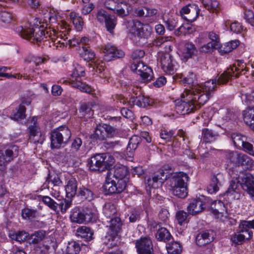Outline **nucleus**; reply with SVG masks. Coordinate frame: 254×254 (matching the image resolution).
Segmentation results:
<instances>
[{
  "mask_svg": "<svg viewBox=\"0 0 254 254\" xmlns=\"http://www.w3.org/2000/svg\"><path fill=\"white\" fill-rule=\"evenodd\" d=\"M216 85V79H212L185 90L181 95V101L176 103L177 112L185 115L194 112L209 99L215 90Z\"/></svg>",
  "mask_w": 254,
  "mask_h": 254,
  "instance_id": "f257e3e1",
  "label": "nucleus"
},
{
  "mask_svg": "<svg viewBox=\"0 0 254 254\" xmlns=\"http://www.w3.org/2000/svg\"><path fill=\"white\" fill-rule=\"evenodd\" d=\"M128 171L124 165H116L108 170L103 186L106 194L120 193L126 189L128 181Z\"/></svg>",
  "mask_w": 254,
  "mask_h": 254,
  "instance_id": "f03ea898",
  "label": "nucleus"
},
{
  "mask_svg": "<svg viewBox=\"0 0 254 254\" xmlns=\"http://www.w3.org/2000/svg\"><path fill=\"white\" fill-rule=\"evenodd\" d=\"M241 188L252 196H254V177L252 175H247L243 179L241 184L239 182L231 181L225 194L232 196L234 198L238 199Z\"/></svg>",
  "mask_w": 254,
  "mask_h": 254,
  "instance_id": "7ed1b4c3",
  "label": "nucleus"
},
{
  "mask_svg": "<svg viewBox=\"0 0 254 254\" xmlns=\"http://www.w3.org/2000/svg\"><path fill=\"white\" fill-rule=\"evenodd\" d=\"M49 28H44L43 25H34L32 27H23L22 26H18L16 28V31L20 36L30 42L35 43L38 42L47 38L48 36L47 34V30Z\"/></svg>",
  "mask_w": 254,
  "mask_h": 254,
  "instance_id": "20e7f679",
  "label": "nucleus"
},
{
  "mask_svg": "<svg viewBox=\"0 0 254 254\" xmlns=\"http://www.w3.org/2000/svg\"><path fill=\"white\" fill-rule=\"evenodd\" d=\"M69 217L71 222L78 224L95 222L98 219L97 210L93 206H88L81 210L75 208L71 211Z\"/></svg>",
  "mask_w": 254,
  "mask_h": 254,
  "instance_id": "39448f33",
  "label": "nucleus"
},
{
  "mask_svg": "<svg viewBox=\"0 0 254 254\" xmlns=\"http://www.w3.org/2000/svg\"><path fill=\"white\" fill-rule=\"evenodd\" d=\"M71 133L66 126L54 129L50 133L51 147L59 149L66 144L71 137Z\"/></svg>",
  "mask_w": 254,
  "mask_h": 254,
  "instance_id": "423d86ee",
  "label": "nucleus"
},
{
  "mask_svg": "<svg viewBox=\"0 0 254 254\" xmlns=\"http://www.w3.org/2000/svg\"><path fill=\"white\" fill-rule=\"evenodd\" d=\"M114 162V158L109 154H96L88 160L87 166L91 171H103L108 169Z\"/></svg>",
  "mask_w": 254,
  "mask_h": 254,
  "instance_id": "0eeeda50",
  "label": "nucleus"
},
{
  "mask_svg": "<svg viewBox=\"0 0 254 254\" xmlns=\"http://www.w3.org/2000/svg\"><path fill=\"white\" fill-rule=\"evenodd\" d=\"M118 134V130L115 127L107 124L98 125L95 128L94 132L88 135L85 134L86 137L87 136L93 142L98 140L102 141L107 138H111L115 136Z\"/></svg>",
  "mask_w": 254,
  "mask_h": 254,
  "instance_id": "6e6552de",
  "label": "nucleus"
},
{
  "mask_svg": "<svg viewBox=\"0 0 254 254\" xmlns=\"http://www.w3.org/2000/svg\"><path fill=\"white\" fill-rule=\"evenodd\" d=\"M127 28L130 33L139 39H147L152 31V28L149 24H144L137 20L128 21Z\"/></svg>",
  "mask_w": 254,
  "mask_h": 254,
  "instance_id": "1a4fd4ad",
  "label": "nucleus"
},
{
  "mask_svg": "<svg viewBox=\"0 0 254 254\" xmlns=\"http://www.w3.org/2000/svg\"><path fill=\"white\" fill-rule=\"evenodd\" d=\"M130 68L132 71L140 76L144 82L149 81L153 78L152 69L140 60L133 61Z\"/></svg>",
  "mask_w": 254,
  "mask_h": 254,
  "instance_id": "9d476101",
  "label": "nucleus"
},
{
  "mask_svg": "<svg viewBox=\"0 0 254 254\" xmlns=\"http://www.w3.org/2000/svg\"><path fill=\"white\" fill-rule=\"evenodd\" d=\"M98 21L105 24L108 31L110 33L113 32L117 24V19L114 15L109 14L104 9L99 10L95 14Z\"/></svg>",
  "mask_w": 254,
  "mask_h": 254,
  "instance_id": "9b49d317",
  "label": "nucleus"
},
{
  "mask_svg": "<svg viewBox=\"0 0 254 254\" xmlns=\"http://www.w3.org/2000/svg\"><path fill=\"white\" fill-rule=\"evenodd\" d=\"M120 102L123 105L127 104L130 107H133L135 105L140 107L145 108L151 105L152 101L148 97L139 94L136 96H132L128 101L124 97H120L118 99Z\"/></svg>",
  "mask_w": 254,
  "mask_h": 254,
  "instance_id": "f8f14e48",
  "label": "nucleus"
},
{
  "mask_svg": "<svg viewBox=\"0 0 254 254\" xmlns=\"http://www.w3.org/2000/svg\"><path fill=\"white\" fill-rule=\"evenodd\" d=\"M135 245L138 254H154L152 241L148 237H141Z\"/></svg>",
  "mask_w": 254,
  "mask_h": 254,
  "instance_id": "ddd939ff",
  "label": "nucleus"
},
{
  "mask_svg": "<svg viewBox=\"0 0 254 254\" xmlns=\"http://www.w3.org/2000/svg\"><path fill=\"white\" fill-rule=\"evenodd\" d=\"M229 157L231 161L234 162L238 166L244 167L246 169H249L253 167V160L246 154L233 152L229 154Z\"/></svg>",
  "mask_w": 254,
  "mask_h": 254,
  "instance_id": "4468645a",
  "label": "nucleus"
},
{
  "mask_svg": "<svg viewBox=\"0 0 254 254\" xmlns=\"http://www.w3.org/2000/svg\"><path fill=\"white\" fill-rule=\"evenodd\" d=\"M160 63L162 69L166 73L173 75L177 69V64L173 57L169 53L163 54L160 59Z\"/></svg>",
  "mask_w": 254,
  "mask_h": 254,
  "instance_id": "2eb2a0df",
  "label": "nucleus"
},
{
  "mask_svg": "<svg viewBox=\"0 0 254 254\" xmlns=\"http://www.w3.org/2000/svg\"><path fill=\"white\" fill-rule=\"evenodd\" d=\"M18 151V147L14 145L9 146L4 150H0V167L5 166L14 157H16Z\"/></svg>",
  "mask_w": 254,
  "mask_h": 254,
  "instance_id": "dca6fc26",
  "label": "nucleus"
},
{
  "mask_svg": "<svg viewBox=\"0 0 254 254\" xmlns=\"http://www.w3.org/2000/svg\"><path fill=\"white\" fill-rule=\"evenodd\" d=\"M167 178V175H165L164 171L160 169L151 177L148 178L145 184L150 189L158 188L162 185Z\"/></svg>",
  "mask_w": 254,
  "mask_h": 254,
  "instance_id": "f3484780",
  "label": "nucleus"
},
{
  "mask_svg": "<svg viewBox=\"0 0 254 254\" xmlns=\"http://www.w3.org/2000/svg\"><path fill=\"white\" fill-rule=\"evenodd\" d=\"M103 52L104 54V60L108 62L115 59L121 58L125 55L123 51L118 49L111 44H108L103 48Z\"/></svg>",
  "mask_w": 254,
  "mask_h": 254,
  "instance_id": "a211bd4d",
  "label": "nucleus"
},
{
  "mask_svg": "<svg viewBox=\"0 0 254 254\" xmlns=\"http://www.w3.org/2000/svg\"><path fill=\"white\" fill-rule=\"evenodd\" d=\"M215 237V232L212 230L201 231L196 237V244L200 247L205 246L213 242Z\"/></svg>",
  "mask_w": 254,
  "mask_h": 254,
  "instance_id": "6ab92c4d",
  "label": "nucleus"
},
{
  "mask_svg": "<svg viewBox=\"0 0 254 254\" xmlns=\"http://www.w3.org/2000/svg\"><path fill=\"white\" fill-rule=\"evenodd\" d=\"M189 177L188 175L183 172L174 173L170 179V189L178 187L188 186Z\"/></svg>",
  "mask_w": 254,
  "mask_h": 254,
  "instance_id": "aec40b11",
  "label": "nucleus"
},
{
  "mask_svg": "<svg viewBox=\"0 0 254 254\" xmlns=\"http://www.w3.org/2000/svg\"><path fill=\"white\" fill-rule=\"evenodd\" d=\"M122 225V222L119 217H115L114 218H111L108 234L113 240L121 232Z\"/></svg>",
  "mask_w": 254,
  "mask_h": 254,
  "instance_id": "412c9836",
  "label": "nucleus"
},
{
  "mask_svg": "<svg viewBox=\"0 0 254 254\" xmlns=\"http://www.w3.org/2000/svg\"><path fill=\"white\" fill-rule=\"evenodd\" d=\"M94 231L90 227L86 226H79L75 232V236L85 241H90L94 239Z\"/></svg>",
  "mask_w": 254,
  "mask_h": 254,
  "instance_id": "4be33fe9",
  "label": "nucleus"
},
{
  "mask_svg": "<svg viewBox=\"0 0 254 254\" xmlns=\"http://www.w3.org/2000/svg\"><path fill=\"white\" fill-rule=\"evenodd\" d=\"M240 231L246 240H249L253 236L251 229H254V219L252 221L244 220L240 224Z\"/></svg>",
  "mask_w": 254,
  "mask_h": 254,
  "instance_id": "5701e85b",
  "label": "nucleus"
},
{
  "mask_svg": "<svg viewBox=\"0 0 254 254\" xmlns=\"http://www.w3.org/2000/svg\"><path fill=\"white\" fill-rule=\"evenodd\" d=\"M237 70L236 66H233L222 73L216 80V83L218 85H223L226 84L233 76L238 77L239 75L235 73Z\"/></svg>",
  "mask_w": 254,
  "mask_h": 254,
  "instance_id": "b1692460",
  "label": "nucleus"
},
{
  "mask_svg": "<svg viewBox=\"0 0 254 254\" xmlns=\"http://www.w3.org/2000/svg\"><path fill=\"white\" fill-rule=\"evenodd\" d=\"M137 0H128V2H122L117 3V8L115 13L121 17L127 15L132 9L131 5L136 2Z\"/></svg>",
  "mask_w": 254,
  "mask_h": 254,
  "instance_id": "393cba45",
  "label": "nucleus"
},
{
  "mask_svg": "<svg viewBox=\"0 0 254 254\" xmlns=\"http://www.w3.org/2000/svg\"><path fill=\"white\" fill-rule=\"evenodd\" d=\"M204 205L205 204L203 201L199 198L193 200L188 206L187 209L189 214L195 215L204 209Z\"/></svg>",
  "mask_w": 254,
  "mask_h": 254,
  "instance_id": "a878e982",
  "label": "nucleus"
},
{
  "mask_svg": "<svg viewBox=\"0 0 254 254\" xmlns=\"http://www.w3.org/2000/svg\"><path fill=\"white\" fill-rule=\"evenodd\" d=\"M219 137V133L215 130L208 128L202 129V138L205 142L211 143L217 140Z\"/></svg>",
  "mask_w": 254,
  "mask_h": 254,
  "instance_id": "bb28decb",
  "label": "nucleus"
},
{
  "mask_svg": "<svg viewBox=\"0 0 254 254\" xmlns=\"http://www.w3.org/2000/svg\"><path fill=\"white\" fill-rule=\"evenodd\" d=\"M244 122L254 131V107L248 106L243 112Z\"/></svg>",
  "mask_w": 254,
  "mask_h": 254,
  "instance_id": "cd10ccee",
  "label": "nucleus"
},
{
  "mask_svg": "<svg viewBox=\"0 0 254 254\" xmlns=\"http://www.w3.org/2000/svg\"><path fill=\"white\" fill-rule=\"evenodd\" d=\"M197 50L192 42H186L183 50V57L186 60L191 58L193 56L196 55L197 54Z\"/></svg>",
  "mask_w": 254,
  "mask_h": 254,
  "instance_id": "c85d7f7f",
  "label": "nucleus"
},
{
  "mask_svg": "<svg viewBox=\"0 0 254 254\" xmlns=\"http://www.w3.org/2000/svg\"><path fill=\"white\" fill-rule=\"evenodd\" d=\"M66 196L68 198L74 197L77 193V182L74 178L70 179L65 186Z\"/></svg>",
  "mask_w": 254,
  "mask_h": 254,
  "instance_id": "c756f323",
  "label": "nucleus"
},
{
  "mask_svg": "<svg viewBox=\"0 0 254 254\" xmlns=\"http://www.w3.org/2000/svg\"><path fill=\"white\" fill-rule=\"evenodd\" d=\"M232 139L236 147L244 151V149L246 148V144L248 143L245 136L239 133H234L232 135Z\"/></svg>",
  "mask_w": 254,
  "mask_h": 254,
  "instance_id": "7c9ffc66",
  "label": "nucleus"
},
{
  "mask_svg": "<svg viewBox=\"0 0 254 254\" xmlns=\"http://www.w3.org/2000/svg\"><path fill=\"white\" fill-rule=\"evenodd\" d=\"M239 44L240 41L238 40H232L223 45H220L218 47V51L221 55L225 54L236 49Z\"/></svg>",
  "mask_w": 254,
  "mask_h": 254,
  "instance_id": "2f4dec72",
  "label": "nucleus"
},
{
  "mask_svg": "<svg viewBox=\"0 0 254 254\" xmlns=\"http://www.w3.org/2000/svg\"><path fill=\"white\" fill-rule=\"evenodd\" d=\"M68 82L72 87L77 88L81 92L90 93L92 91L90 86L80 80L75 79L69 80Z\"/></svg>",
  "mask_w": 254,
  "mask_h": 254,
  "instance_id": "473e14b6",
  "label": "nucleus"
},
{
  "mask_svg": "<svg viewBox=\"0 0 254 254\" xmlns=\"http://www.w3.org/2000/svg\"><path fill=\"white\" fill-rule=\"evenodd\" d=\"M47 34L48 37L51 38L52 41L56 44H64V42H62V40H65L64 37L65 35H64V36H63L61 32H57L55 29H52L49 27V29L47 30Z\"/></svg>",
  "mask_w": 254,
  "mask_h": 254,
  "instance_id": "72a5a7b5",
  "label": "nucleus"
},
{
  "mask_svg": "<svg viewBox=\"0 0 254 254\" xmlns=\"http://www.w3.org/2000/svg\"><path fill=\"white\" fill-rule=\"evenodd\" d=\"M46 236V231L40 230L35 231L28 238L30 244L36 245L42 242Z\"/></svg>",
  "mask_w": 254,
  "mask_h": 254,
  "instance_id": "f704fd0d",
  "label": "nucleus"
},
{
  "mask_svg": "<svg viewBox=\"0 0 254 254\" xmlns=\"http://www.w3.org/2000/svg\"><path fill=\"white\" fill-rule=\"evenodd\" d=\"M221 175H214L212 178L210 184L207 187V191L210 193H216L219 190V187L221 185L219 179Z\"/></svg>",
  "mask_w": 254,
  "mask_h": 254,
  "instance_id": "c9c22d12",
  "label": "nucleus"
},
{
  "mask_svg": "<svg viewBox=\"0 0 254 254\" xmlns=\"http://www.w3.org/2000/svg\"><path fill=\"white\" fill-rule=\"evenodd\" d=\"M160 227V226H159ZM156 239L161 241H169L172 236L168 230L164 227L159 228L155 234Z\"/></svg>",
  "mask_w": 254,
  "mask_h": 254,
  "instance_id": "e433bc0d",
  "label": "nucleus"
},
{
  "mask_svg": "<svg viewBox=\"0 0 254 254\" xmlns=\"http://www.w3.org/2000/svg\"><path fill=\"white\" fill-rule=\"evenodd\" d=\"M170 191L174 195L180 198H185L188 194V186L170 189Z\"/></svg>",
  "mask_w": 254,
  "mask_h": 254,
  "instance_id": "4c0bfd02",
  "label": "nucleus"
},
{
  "mask_svg": "<svg viewBox=\"0 0 254 254\" xmlns=\"http://www.w3.org/2000/svg\"><path fill=\"white\" fill-rule=\"evenodd\" d=\"M21 216L24 219L30 220L36 218L38 212L37 209L26 207L22 209Z\"/></svg>",
  "mask_w": 254,
  "mask_h": 254,
  "instance_id": "58836bf2",
  "label": "nucleus"
},
{
  "mask_svg": "<svg viewBox=\"0 0 254 254\" xmlns=\"http://www.w3.org/2000/svg\"><path fill=\"white\" fill-rule=\"evenodd\" d=\"M238 67H237L236 74L239 75L240 74L246 75L247 77L251 75V64H246L242 62H239L238 64Z\"/></svg>",
  "mask_w": 254,
  "mask_h": 254,
  "instance_id": "ea45409f",
  "label": "nucleus"
},
{
  "mask_svg": "<svg viewBox=\"0 0 254 254\" xmlns=\"http://www.w3.org/2000/svg\"><path fill=\"white\" fill-rule=\"evenodd\" d=\"M25 111L26 108L25 106L21 104L19 106L16 111L11 115L10 118L16 121L24 119L26 117Z\"/></svg>",
  "mask_w": 254,
  "mask_h": 254,
  "instance_id": "a19ab883",
  "label": "nucleus"
},
{
  "mask_svg": "<svg viewBox=\"0 0 254 254\" xmlns=\"http://www.w3.org/2000/svg\"><path fill=\"white\" fill-rule=\"evenodd\" d=\"M80 246L78 243L71 241L68 243L66 248V254H78L80 251Z\"/></svg>",
  "mask_w": 254,
  "mask_h": 254,
  "instance_id": "79ce46f5",
  "label": "nucleus"
},
{
  "mask_svg": "<svg viewBox=\"0 0 254 254\" xmlns=\"http://www.w3.org/2000/svg\"><path fill=\"white\" fill-rule=\"evenodd\" d=\"M83 52L81 55L84 60L87 62L93 61L95 58V53L88 46H83Z\"/></svg>",
  "mask_w": 254,
  "mask_h": 254,
  "instance_id": "37998d69",
  "label": "nucleus"
},
{
  "mask_svg": "<svg viewBox=\"0 0 254 254\" xmlns=\"http://www.w3.org/2000/svg\"><path fill=\"white\" fill-rule=\"evenodd\" d=\"M42 201L43 203L47 205L51 209L53 210L57 213H59L58 203L54 199L48 196H42Z\"/></svg>",
  "mask_w": 254,
  "mask_h": 254,
  "instance_id": "c03bdc74",
  "label": "nucleus"
},
{
  "mask_svg": "<svg viewBox=\"0 0 254 254\" xmlns=\"http://www.w3.org/2000/svg\"><path fill=\"white\" fill-rule=\"evenodd\" d=\"M189 10V14L184 16V19L188 21L193 22L198 17L200 9L197 5H194V6H192V7H191V9Z\"/></svg>",
  "mask_w": 254,
  "mask_h": 254,
  "instance_id": "a18cd8bd",
  "label": "nucleus"
},
{
  "mask_svg": "<svg viewBox=\"0 0 254 254\" xmlns=\"http://www.w3.org/2000/svg\"><path fill=\"white\" fill-rule=\"evenodd\" d=\"M166 249L169 254H179L182 252V247L180 244L177 242L167 244Z\"/></svg>",
  "mask_w": 254,
  "mask_h": 254,
  "instance_id": "49530a36",
  "label": "nucleus"
},
{
  "mask_svg": "<svg viewBox=\"0 0 254 254\" xmlns=\"http://www.w3.org/2000/svg\"><path fill=\"white\" fill-rule=\"evenodd\" d=\"M79 112L82 116L87 115L88 117H90L93 114L91 104L89 102L82 104L79 108Z\"/></svg>",
  "mask_w": 254,
  "mask_h": 254,
  "instance_id": "de8ad7c7",
  "label": "nucleus"
},
{
  "mask_svg": "<svg viewBox=\"0 0 254 254\" xmlns=\"http://www.w3.org/2000/svg\"><path fill=\"white\" fill-rule=\"evenodd\" d=\"M203 6L210 11H217L219 6V3L216 0H202Z\"/></svg>",
  "mask_w": 254,
  "mask_h": 254,
  "instance_id": "09e8293b",
  "label": "nucleus"
},
{
  "mask_svg": "<svg viewBox=\"0 0 254 254\" xmlns=\"http://www.w3.org/2000/svg\"><path fill=\"white\" fill-rule=\"evenodd\" d=\"M31 124L29 126L28 129L29 132V136L31 135H37L42 131L41 129L37 124V118L36 117H33L31 119Z\"/></svg>",
  "mask_w": 254,
  "mask_h": 254,
  "instance_id": "8fccbe9b",
  "label": "nucleus"
},
{
  "mask_svg": "<svg viewBox=\"0 0 254 254\" xmlns=\"http://www.w3.org/2000/svg\"><path fill=\"white\" fill-rule=\"evenodd\" d=\"M215 206L216 207L213 208L212 205L211 207L212 213L216 216V218H219L223 216V212L220 211V209L224 210V204L221 201H215Z\"/></svg>",
  "mask_w": 254,
  "mask_h": 254,
  "instance_id": "3c124183",
  "label": "nucleus"
},
{
  "mask_svg": "<svg viewBox=\"0 0 254 254\" xmlns=\"http://www.w3.org/2000/svg\"><path fill=\"white\" fill-rule=\"evenodd\" d=\"M48 19L50 23H56L61 21V16L59 11L53 8L50 10Z\"/></svg>",
  "mask_w": 254,
  "mask_h": 254,
  "instance_id": "603ef678",
  "label": "nucleus"
},
{
  "mask_svg": "<svg viewBox=\"0 0 254 254\" xmlns=\"http://www.w3.org/2000/svg\"><path fill=\"white\" fill-rule=\"evenodd\" d=\"M176 217L178 223L180 225L188 223L189 221V215L183 210L179 211L176 213Z\"/></svg>",
  "mask_w": 254,
  "mask_h": 254,
  "instance_id": "864d4df0",
  "label": "nucleus"
},
{
  "mask_svg": "<svg viewBox=\"0 0 254 254\" xmlns=\"http://www.w3.org/2000/svg\"><path fill=\"white\" fill-rule=\"evenodd\" d=\"M78 193L79 195L89 200L92 199L93 198V191L84 186L79 188Z\"/></svg>",
  "mask_w": 254,
  "mask_h": 254,
  "instance_id": "5fc2aeb1",
  "label": "nucleus"
},
{
  "mask_svg": "<svg viewBox=\"0 0 254 254\" xmlns=\"http://www.w3.org/2000/svg\"><path fill=\"white\" fill-rule=\"evenodd\" d=\"M117 212L115 206L111 203H108L105 205L103 208V213L107 218H111Z\"/></svg>",
  "mask_w": 254,
  "mask_h": 254,
  "instance_id": "6e6d98bb",
  "label": "nucleus"
},
{
  "mask_svg": "<svg viewBox=\"0 0 254 254\" xmlns=\"http://www.w3.org/2000/svg\"><path fill=\"white\" fill-rule=\"evenodd\" d=\"M45 134L41 132L37 135H31L29 136V140L30 142H32L34 144H42L45 140Z\"/></svg>",
  "mask_w": 254,
  "mask_h": 254,
  "instance_id": "4d7b16f0",
  "label": "nucleus"
},
{
  "mask_svg": "<svg viewBox=\"0 0 254 254\" xmlns=\"http://www.w3.org/2000/svg\"><path fill=\"white\" fill-rule=\"evenodd\" d=\"M242 102L247 105L254 103V91L249 93L243 94L241 97Z\"/></svg>",
  "mask_w": 254,
  "mask_h": 254,
  "instance_id": "13d9d810",
  "label": "nucleus"
},
{
  "mask_svg": "<svg viewBox=\"0 0 254 254\" xmlns=\"http://www.w3.org/2000/svg\"><path fill=\"white\" fill-rule=\"evenodd\" d=\"M175 134V131L171 130L168 131L166 129L161 130L160 132V137L167 142L172 141V138Z\"/></svg>",
  "mask_w": 254,
  "mask_h": 254,
  "instance_id": "bf43d9fd",
  "label": "nucleus"
},
{
  "mask_svg": "<svg viewBox=\"0 0 254 254\" xmlns=\"http://www.w3.org/2000/svg\"><path fill=\"white\" fill-rule=\"evenodd\" d=\"M12 19V14L10 12L1 11L0 12V22L4 24H9Z\"/></svg>",
  "mask_w": 254,
  "mask_h": 254,
  "instance_id": "052dcab7",
  "label": "nucleus"
},
{
  "mask_svg": "<svg viewBox=\"0 0 254 254\" xmlns=\"http://www.w3.org/2000/svg\"><path fill=\"white\" fill-rule=\"evenodd\" d=\"M218 46L212 44L210 42H208L206 44L201 46L199 49L200 52L201 53H208L213 52L215 49H218Z\"/></svg>",
  "mask_w": 254,
  "mask_h": 254,
  "instance_id": "680f3d73",
  "label": "nucleus"
},
{
  "mask_svg": "<svg viewBox=\"0 0 254 254\" xmlns=\"http://www.w3.org/2000/svg\"><path fill=\"white\" fill-rule=\"evenodd\" d=\"M71 200L64 199L62 200L60 203H58V209L59 210L60 209L62 213H64L67 209L71 206Z\"/></svg>",
  "mask_w": 254,
  "mask_h": 254,
  "instance_id": "e2e57ef3",
  "label": "nucleus"
},
{
  "mask_svg": "<svg viewBox=\"0 0 254 254\" xmlns=\"http://www.w3.org/2000/svg\"><path fill=\"white\" fill-rule=\"evenodd\" d=\"M71 75L73 77L84 76L85 75V69L84 67L79 64H77L73 69Z\"/></svg>",
  "mask_w": 254,
  "mask_h": 254,
  "instance_id": "0e129e2a",
  "label": "nucleus"
},
{
  "mask_svg": "<svg viewBox=\"0 0 254 254\" xmlns=\"http://www.w3.org/2000/svg\"><path fill=\"white\" fill-rule=\"evenodd\" d=\"M207 37L211 40L210 42L212 44L219 47L220 45V39L219 35L211 31L207 32Z\"/></svg>",
  "mask_w": 254,
  "mask_h": 254,
  "instance_id": "69168bd1",
  "label": "nucleus"
},
{
  "mask_svg": "<svg viewBox=\"0 0 254 254\" xmlns=\"http://www.w3.org/2000/svg\"><path fill=\"white\" fill-rule=\"evenodd\" d=\"M244 18L252 26H254V13L252 10H246Z\"/></svg>",
  "mask_w": 254,
  "mask_h": 254,
  "instance_id": "338daca9",
  "label": "nucleus"
},
{
  "mask_svg": "<svg viewBox=\"0 0 254 254\" xmlns=\"http://www.w3.org/2000/svg\"><path fill=\"white\" fill-rule=\"evenodd\" d=\"M231 240L233 243L236 244H239L246 240V239L239 231L237 234L232 236Z\"/></svg>",
  "mask_w": 254,
  "mask_h": 254,
  "instance_id": "774afa93",
  "label": "nucleus"
}]
</instances>
